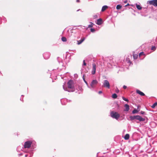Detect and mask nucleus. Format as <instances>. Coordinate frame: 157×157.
<instances>
[{"label": "nucleus", "instance_id": "f257e3e1", "mask_svg": "<svg viewBox=\"0 0 157 157\" xmlns=\"http://www.w3.org/2000/svg\"><path fill=\"white\" fill-rule=\"evenodd\" d=\"M98 83V82L97 80H93L90 82V85L88 84L87 86L91 90H93L96 87Z\"/></svg>", "mask_w": 157, "mask_h": 157}, {"label": "nucleus", "instance_id": "f03ea898", "mask_svg": "<svg viewBox=\"0 0 157 157\" xmlns=\"http://www.w3.org/2000/svg\"><path fill=\"white\" fill-rule=\"evenodd\" d=\"M68 88L71 89V91H74L75 90L74 82L72 80H70L67 83Z\"/></svg>", "mask_w": 157, "mask_h": 157}, {"label": "nucleus", "instance_id": "7ed1b4c3", "mask_svg": "<svg viewBox=\"0 0 157 157\" xmlns=\"http://www.w3.org/2000/svg\"><path fill=\"white\" fill-rule=\"evenodd\" d=\"M104 87L109 89L110 88V84L109 81L106 80H104L103 82V86Z\"/></svg>", "mask_w": 157, "mask_h": 157}, {"label": "nucleus", "instance_id": "20e7f679", "mask_svg": "<svg viewBox=\"0 0 157 157\" xmlns=\"http://www.w3.org/2000/svg\"><path fill=\"white\" fill-rule=\"evenodd\" d=\"M110 115L113 118H118L119 117V114L116 112H112Z\"/></svg>", "mask_w": 157, "mask_h": 157}, {"label": "nucleus", "instance_id": "39448f33", "mask_svg": "<svg viewBox=\"0 0 157 157\" xmlns=\"http://www.w3.org/2000/svg\"><path fill=\"white\" fill-rule=\"evenodd\" d=\"M147 3L150 5L157 6V0L149 1L147 2Z\"/></svg>", "mask_w": 157, "mask_h": 157}, {"label": "nucleus", "instance_id": "423d86ee", "mask_svg": "<svg viewBox=\"0 0 157 157\" xmlns=\"http://www.w3.org/2000/svg\"><path fill=\"white\" fill-rule=\"evenodd\" d=\"M32 142L29 141L26 142L24 144V147L25 148H29L31 145Z\"/></svg>", "mask_w": 157, "mask_h": 157}, {"label": "nucleus", "instance_id": "0eeeda50", "mask_svg": "<svg viewBox=\"0 0 157 157\" xmlns=\"http://www.w3.org/2000/svg\"><path fill=\"white\" fill-rule=\"evenodd\" d=\"M131 121H133L135 120V121L137 123L139 121H145V118H130Z\"/></svg>", "mask_w": 157, "mask_h": 157}, {"label": "nucleus", "instance_id": "6e6552de", "mask_svg": "<svg viewBox=\"0 0 157 157\" xmlns=\"http://www.w3.org/2000/svg\"><path fill=\"white\" fill-rule=\"evenodd\" d=\"M93 66V68L91 72L92 74L93 75H94L96 71V64L95 63H93L92 64Z\"/></svg>", "mask_w": 157, "mask_h": 157}, {"label": "nucleus", "instance_id": "1a4fd4ad", "mask_svg": "<svg viewBox=\"0 0 157 157\" xmlns=\"http://www.w3.org/2000/svg\"><path fill=\"white\" fill-rule=\"evenodd\" d=\"M50 55L48 53H46L44 54L43 56L44 58L45 59H48L50 57Z\"/></svg>", "mask_w": 157, "mask_h": 157}, {"label": "nucleus", "instance_id": "9d476101", "mask_svg": "<svg viewBox=\"0 0 157 157\" xmlns=\"http://www.w3.org/2000/svg\"><path fill=\"white\" fill-rule=\"evenodd\" d=\"M124 107L125 108V109L124 110V111H128L129 109V105L127 104H126L124 105Z\"/></svg>", "mask_w": 157, "mask_h": 157}, {"label": "nucleus", "instance_id": "9b49d317", "mask_svg": "<svg viewBox=\"0 0 157 157\" xmlns=\"http://www.w3.org/2000/svg\"><path fill=\"white\" fill-rule=\"evenodd\" d=\"M102 20L100 18L97 20L96 23L99 25H100L102 23Z\"/></svg>", "mask_w": 157, "mask_h": 157}, {"label": "nucleus", "instance_id": "f8f14e48", "mask_svg": "<svg viewBox=\"0 0 157 157\" xmlns=\"http://www.w3.org/2000/svg\"><path fill=\"white\" fill-rule=\"evenodd\" d=\"M136 92L138 94H139L141 96H144L145 95V94L142 92H141L139 90H136Z\"/></svg>", "mask_w": 157, "mask_h": 157}, {"label": "nucleus", "instance_id": "ddd939ff", "mask_svg": "<svg viewBox=\"0 0 157 157\" xmlns=\"http://www.w3.org/2000/svg\"><path fill=\"white\" fill-rule=\"evenodd\" d=\"M63 88L64 90L65 91H67L68 92H70L71 91L70 90H68L66 86H65L64 85H63Z\"/></svg>", "mask_w": 157, "mask_h": 157}, {"label": "nucleus", "instance_id": "4468645a", "mask_svg": "<svg viewBox=\"0 0 157 157\" xmlns=\"http://www.w3.org/2000/svg\"><path fill=\"white\" fill-rule=\"evenodd\" d=\"M129 138V134H126L124 137V139L126 140H128Z\"/></svg>", "mask_w": 157, "mask_h": 157}, {"label": "nucleus", "instance_id": "2eb2a0df", "mask_svg": "<svg viewBox=\"0 0 157 157\" xmlns=\"http://www.w3.org/2000/svg\"><path fill=\"white\" fill-rule=\"evenodd\" d=\"M108 8V6H103L101 9V11H104L106 9Z\"/></svg>", "mask_w": 157, "mask_h": 157}, {"label": "nucleus", "instance_id": "dca6fc26", "mask_svg": "<svg viewBox=\"0 0 157 157\" xmlns=\"http://www.w3.org/2000/svg\"><path fill=\"white\" fill-rule=\"evenodd\" d=\"M136 7L137 8L138 10H141L142 9V8L141 6L140 5L137 4H136Z\"/></svg>", "mask_w": 157, "mask_h": 157}, {"label": "nucleus", "instance_id": "f3484780", "mask_svg": "<svg viewBox=\"0 0 157 157\" xmlns=\"http://www.w3.org/2000/svg\"><path fill=\"white\" fill-rule=\"evenodd\" d=\"M121 7H122L120 5H117V6H116V9L117 10H119L121 8Z\"/></svg>", "mask_w": 157, "mask_h": 157}, {"label": "nucleus", "instance_id": "a211bd4d", "mask_svg": "<svg viewBox=\"0 0 157 157\" xmlns=\"http://www.w3.org/2000/svg\"><path fill=\"white\" fill-rule=\"evenodd\" d=\"M82 78H83V79L84 80V82L85 83L86 85L87 86L88 85V83H87V82L85 80V78H84V75L83 76Z\"/></svg>", "mask_w": 157, "mask_h": 157}, {"label": "nucleus", "instance_id": "6ab92c4d", "mask_svg": "<svg viewBox=\"0 0 157 157\" xmlns=\"http://www.w3.org/2000/svg\"><path fill=\"white\" fill-rule=\"evenodd\" d=\"M117 97V95L116 94H114L112 95V97L114 98H116Z\"/></svg>", "mask_w": 157, "mask_h": 157}, {"label": "nucleus", "instance_id": "aec40b11", "mask_svg": "<svg viewBox=\"0 0 157 157\" xmlns=\"http://www.w3.org/2000/svg\"><path fill=\"white\" fill-rule=\"evenodd\" d=\"M133 57L134 59H136L138 57V55L136 54H133Z\"/></svg>", "mask_w": 157, "mask_h": 157}, {"label": "nucleus", "instance_id": "412c9836", "mask_svg": "<svg viewBox=\"0 0 157 157\" xmlns=\"http://www.w3.org/2000/svg\"><path fill=\"white\" fill-rule=\"evenodd\" d=\"M62 40L63 41L66 42L67 41V39L65 37H63L62 38Z\"/></svg>", "mask_w": 157, "mask_h": 157}, {"label": "nucleus", "instance_id": "4be33fe9", "mask_svg": "<svg viewBox=\"0 0 157 157\" xmlns=\"http://www.w3.org/2000/svg\"><path fill=\"white\" fill-rule=\"evenodd\" d=\"M94 24L92 22H90V24L88 26V28H91L93 27Z\"/></svg>", "mask_w": 157, "mask_h": 157}, {"label": "nucleus", "instance_id": "5701e85b", "mask_svg": "<svg viewBox=\"0 0 157 157\" xmlns=\"http://www.w3.org/2000/svg\"><path fill=\"white\" fill-rule=\"evenodd\" d=\"M122 99L124 100L125 101H128V99L124 98V97H122Z\"/></svg>", "mask_w": 157, "mask_h": 157}, {"label": "nucleus", "instance_id": "b1692460", "mask_svg": "<svg viewBox=\"0 0 157 157\" xmlns=\"http://www.w3.org/2000/svg\"><path fill=\"white\" fill-rule=\"evenodd\" d=\"M137 112H138V111L136 109H134L132 111V113H137Z\"/></svg>", "mask_w": 157, "mask_h": 157}, {"label": "nucleus", "instance_id": "393cba45", "mask_svg": "<svg viewBox=\"0 0 157 157\" xmlns=\"http://www.w3.org/2000/svg\"><path fill=\"white\" fill-rule=\"evenodd\" d=\"M156 47L155 46H152L151 48V50L153 51H155L156 49Z\"/></svg>", "mask_w": 157, "mask_h": 157}, {"label": "nucleus", "instance_id": "a878e982", "mask_svg": "<svg viewBox=\"0 0 157 157\" xmlns=\"http://www.w3.org/2000/svg\"><path fill=\"white\" fill-rule=\"evenodd\" d=\"M157 105V103L156 102H155V103H154L153 105H152V108H154L155 107L156 105Z\"/></svg>", "mask_w": 157, "mask_h": 157}, {"label": "nucleus", "instance_id": "bb28decb", "mask_svg": "<svg viewBox=\"0 0 157 157\" xmlns=\"http://www.w3.org/2000/svg\"><path fill=\"white\" fill-rule=\"evenodd\" d=\"M90 31L92 32H94L95 31V30L93 28H91L90 29Z\"/></svg>", "mask_w": 157, "mask_h": 157}, {"label": "nucleus", "instance_id": "cd10ccee", "mask_svg": "<svg viewBox=\"0 0 157 157\" xmlns=\"http://www.w3.org/2000/svg\"><path fill=\"white\" fill-rule=\"evenodd\" d=\"M98 17V15H94L93 16V17L95 19L97 18Z\"/></svg>", "mask_w": 157, "mask_h": 157}, {"label": "nucleus", "instance_id": "c85d7f7f", "mask_svg": "<svg viewBox=\"0 0 157 157\" xmlns=\"http://www.w3.org/2000/svg\"><path fill=\"white\" fill-rule=\"evenodd\" d=\"M78 41L77 44L78 45L82 43V42H81V41L80 40H79V41Z\"/></svg>", "mask_w": 157, "mask_h": 157}, {"label": "nucleus", "instance_id": "c756f323", "mask_svg": "<svg viewBox=\"0 0 157 157\" xmlns=\"http://www.w3.org/2000/svg\"><path fill=\"white\" fill-rule=\"evenodd\" d=\"M144 54V52H141L140 53L139 55V56H140L141 55H143Z\"/></svg>", "mask_w": 157, "mask_h": 157}, {"label": "nucleus", "instance_id": "7c9ffc66", "mask_svg": "<svg viewBox=\"0 0 157 157\" xmlns=\"http://www.w3.org/2000/svg\"><path fill=\"white\" fill-rule=\"evenodd\" d=\"M85 40V38H84L83 39H81L80 40L82 43L84 40Z\"/></svg>", "mask_w": 157, "mask_h": 157}, {"label": "nucleus", "instance_id": "2f4dec72", "mask_svg": "<svg viewBox=\"0 0 157 157\" xmlns=\"http://www.w3.org/2000/svg\"><path fill=\"white\" fill-rule=\"evenodd\" d=\"M83 65L86 66V63L85 62V60H83Z\"/></svg>", "mask_w": 157, "mask_h": 157}, {"label": "nucleus", "instance_id": "473e14b6", "mask_svg": "<svg viewBox=\"0 0 157 157\" xmlns=\"http://www.w3.org/2000/svg\"><path fill=\"white\" fill-rule=\"evenodd\" d=\"M127 88V86H125V85H124L123 86V88L124 89H126Z\"/></svg>", "mask_w": 157, "mask_h": 157}, {"label": "nucleus", "instance_id": "72a5a7b5", "mask_svg": "<svg viewBox=\"0 0 157 157\" xmlns=\"http://www.w3.org/2000/svg\"><path fill=\"white\" fill-rule=\"evenodd\" d=\"M141 113L142 114H144L145 113V112L144 111H141Z\"/></svg>", "mask_w": 157, "mask_h": 157}, {"label": "nucleus", "instance_id": "f704fd0d", "mask_svg": "<svg viewBox=\"0 0 157 157\" xmlns=\"http://www.w3.org/2000/svg\"><path fill=\"white\" fill-rule=\"evenodd\" d=\"M102 93V91H100L98 92V94H101Z\"/></svg>", "mask_w": 157, "mask_h": 157}, {"label": "nucleus", "instance_id": "c9c22d12", "mask_svg": "<svg viewBox=\"0 0 157 157\" xmlns=\"http://www.w3.org/2000/svg\"><path fill=\"white\" fill-rule=\"evenodd\" d=\"M116 92L117 93L118 92H119V90L117 89V90H116Z\"/></svg>", "mask_w": 157, "mask_h": 157}, {"label": "nucleus", "instance_id": "e433bc0d", "mask_svg": "<svg viewBox=\"0 0 157 157\" xmlns=\"http://www.w3.org/2000/svg\"><path fill=\"white\" fill-rule=\"evenodd\" d=\"M130 5H129V4H127L126 5H125V6H130Z\"/></svg>", "mask_w": 157, "mask_h": 157}, {"label": "nucleus", "instance_id": "4c0bfd02", "mask_svg": "<svg viewBox=\"0 0 157 157\" xmlns=\"http://www.w3.org/2000/svg\"><path fill=\"white\" fill-rule=\"evenodd\" d=\"M59 63L60 64H61V65H62V62H59Z\"/></svg>", "mask_w": 157, "mask_h": 157}, {"label": "nucleus", "instance_id": "58836bf2", "mask_svg": "<svg viewBox=\"0 0 157 157\" xmlns=\"http://www.w3.org/2000/svg\"><path fill=\"white\" fill-rule=\"evenodd\" d=\"M76 2H79V0H77Z\"/></svg>", "mask_w": 157, "mask_h": 157}, {"label": "nucleus", "instance_id": "ea45409f", "mask_svg": "<svg viewBox=\"0 0 157 157\" xmlns=\"http://www.w3.org/2000/svg\"><path fill=\"white\" fill-rule=\"evenodd\" d=\"M130 118H133V117H132L131 116V117H130ZM134 118H136V117L134 116Z\"/></svg>", "mask_w": 157, "mask_h": 157}, {"label": "nucleus", "instance_id": "a19ab883", "mask_svg": "<svg viewBox=\"0 0 157 157\" xmlns=\"http://www.w3.org/2000/svg\"><path fill=\"white\" fill-rule=\"evenodd\" d=\"M130 6H134L133 5H132V4L130 5Z\"/></svg>", "mask_w": 157, "mask_h": 157}, {"label": "nucleus", "instance_id": "79ce46f5", "mask_svg": "<svg viewBox=\"0 0 157 157\" xmlns=\"http://www.w3.org/2000/svg\"><path fill=\"white\" fill-rule=\"evenodd\" d=\"M138 117L137 118H141V117H140V116H138V117Z\"/></svg>", "mask_w": 157, "mask_h": 157}, {"label": "nucleus", "instance_id": "37998d69", "mask_svg": "<svg viewBox=\"0 0 157 157\" xmlns=\"http://www.w3.org/2000/svg\"><path fill=\"white\" fill-rule=\"evenodd\" d=\"M127 1H125L124 3H127Z\"/></svg>", "mask_w": 157, "mask_h": 157}]
</instances>
